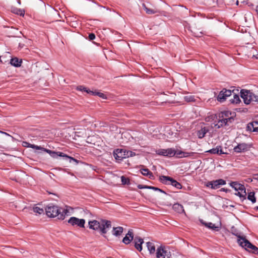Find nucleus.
<instances>
[{"mask_svg": "<svg viewBox=\"0 0 258 258\" xmlns=\"http://www.w3.org/2000/svg\"><path fill=\"white\" fill-rule=\"evenodd\" d=\"M193 153H188V152H184L182 151H176V154L177 157L178 158H182V157H187L189 156L191 154H192Z\"/></svg>", "mask_w": 258, "mask_h": 258, "instance_id": "27", "label": "nucleus"}, {"mask_svg": "<svg viewBox=\"0 0 258 258\" xmlns=\"http://www.w3.org/2000/svg\"><path fill=\"white\" fill-rule=\"evenodd\" d=\"M135 153L131 151H126L122 149H117L113 152L114 158L118 161H121L124 158L133 157Z\"/></svg>", "mask_w": 258, "mask_h": 258, "instance_id": "5", "label": "nucleus"}, {"mask_svg": "<svg viewBox=\"0 0 258 258\" xmlns=\"http://www.w3.org/2000/svg\"><path fill=\"white\" fill-rule=\"evenodd\" d=\"M28 147H30V148H31L34 149H36V150H41L42 151L43 149V147H41L40 146H37L35 145H33V144H29V146H28Z\"/></svg>", "mask_w": 258, "mask_h": 258, "instance_id": "37", "label": "nucleus"}, {"mask_svg": "<svg viewBox=\"0 0 258 258\" xmlns=\"http://www.w3.org/2000/svg\"><path fill=\"white\" fill-rule=\"evenodd\" d=\"M201 222L203 225H205L206 227L209 228V229L218 231V227L216 226L215 225L211 222L206 223L204 222L203 220H200Z\"/></svg>", "mask_w": 258, "mask_h": 258, "instance_id": "21", "label": "nucleus"}, {"mask_svg": "<svg viewBox=\"0 0 258 258\" xmlns=\"http://www.w3.org/2000/svg\"><path fill=\"white\" fill-rule=\"evenodd\" d=\"M89 228L94 230H100L102 234L107 233V229L111 227V223L110 221L101 220V222L97 220H93L89 222Z\"/></svg>", "mask_w": 258, "mask_h": 258, "instance_id": "3", "label": "nucleus"}, {"mask_svg": "<svg viewBox=\"0 0 258 258\" xmlns=\"http://www.w3.org/2000/svg\"><path fill=\"white\" fill-rule=\"evenodd\" d=\"M236 191L237 192H236L235 195L238 196L241 201H243L246 200L247 193L245 186L242 188V189H240Z\"/></svg>", "mask_w": 258, "mask_h": 258, "instance_id": "17", "label": "nucleus"}, {"mask_svg": "<svg viewBox=\"0 0 258 258\" xmlns=\"http://www.w3.org/2000/svg\"><path fill=\"white\" fill-rule=\"evenodd\" d=\"M255 209L258 211V206L255 207Z\"/></svg>", "mask_w": 258, "mask_h": 258, "instance_id": "52", "label": "nucleus"}, {"mask_svg": "<svg viewBox=\"0 0 258 258\" xmlns=\"http://www.w3.org/2000/svg\"><path fill=\"white\" fill-rule=\"evenodd\" d=\"M142 7L146 13L149 15L154 14L158 12L156 9L148 8L144 3L142 4Z\"/></svg>", "mask_w": 258, "mask_h": 258, "instance_id": "24", "label": "nucleus"}, {"mask_svg": "<svg viewBox=\"0 0 258 258\" xmlns=\"http://www.w3.org/2000/svg\"><path fill=\"white\" fill-rule=\"evenodd\" d=\"M22 63V60L17 57L12 58L10 60V64L15 67H20Z\"/></svg>", "mask_w": 258, "mask_h": 258, "instance_id": "19", "label": "nucleus"}, {"mask_svg": "<svg viewBox=\"0 0 258 258\" xmlns=\"http://www.w3.org/2000/svg\"><path fill=\"white\" fill-rule=\"evenodd\" d=\"M88 37L90 40H93L95 38V35L94 33H90Z\"/></svg>", "mask_w": 258, "mask_h": 258, "instance_id": "41", "label": "nucleus"}, {"mask_svg": "<svg viewBox=\"0 0 258 258\" xmlns=\"http://www.w3.org/2000/svg\"><path fill=\"white\" fill-rule=\"evenodd\" d=\"M222 190L223 191H227V190L225 189V188H222Z\"/></svg>", "mask_w": 258, "mask_h": 258, "instance_id": "51", "label": "nucleus"}, {"mask_svg": "<svg viewBox=\"0 0 258 258\" xmlns=\"http://www.w3.org/2000/svg\"><path fill=\"white\" fill-rule=\"evenodd\" d=\"M232 91L230 90L223 89L219 94L217 97V100L222 102L227 97H229L232 95Z\"/></svg>", "mask_w": 258, "mask_h": 258, "instance_id": "13", "label": "nucleus"}, {"mask_svg": "<svg viewBox=\"0 0 258 258\" xmlns=\"http://www.w3.org/2000/svg\"><path fill=\"white\" fill-rule=\"evenodd\" d=\"M20 3H20V1H19L18 2V4H20Z\"/></svg>", "mask_w": 258, "mask_h": 258, "instance_id": "54", "label": "nucleus"}, {"mask_svg": "<svg viewBox=\"0 0 258 258\" xmlns=\"http://www.w3.org/2000/svg\"><path fill=\"white\" fill-rule=\"evenodd\" d=\"M173 209L175 211L179 213H181L184 212L183 207L178 203L174 204L173 205Z\"/></svg>", "mask_w": 258, "mask_h": 258, "instance_id": "26", "label": "nucleus"}, {"mask_svg": "<svg viewBox=\"0 0 258 258\" xmlns=\"http://www.w3.org/2000/svg\"><path fill=\"white\" fill-rule=\"evenodd\" d=\"M171 177L167 176L162 175L160 177V181L166 184H170L171 181Z\"/></svg>", "mask_w": 258, "mask_h": 258, "instance_id": "25", "label": "nucleus"}, {"mask_svg": "<svg viewBox=\"0 0 258 258\" xmlns=\"http://www.w3.org/2000/svg\"><path fill=\"white\" fill-rule=\"evenodd\" d=\"M146 245L151 254L154 253L155 252V247L153 243L148 242L146 243Z\"/></svg>", "mask_w": 258, "mask_h": 258, "instance_id": "28", "label": "nucleus"}, {"mask_svg": "<svg viewBox=\"0 0 258 258\" xmlns=\"http://www.w3.org/2000/svg\"><path fill=\"white\" fill-rule=\"evenodd\" d=\"M184 98L187 102H195L197 100L195 96L191 95L185 96Z\"/></svg>", "mask_w": 258, "mask_h": 258, "instance_id": "33", "label": "nucleus"}, {"mask_svg": "<svg viewBox=\"0 0 258 258\" xmlns=\"http://www.w3.org/2000/svg\"><path fill=\"white\" fill-rule=\"evenodd\" d=\"M253 57H255V58H256V59H258V54H257L256 55H253Z\"/></svg>", "mask_w": 258, "mask_h": 258, "instance_id": "50", "label": "nucleus"}, {"mask_svg": "<svg viewBox=\"0 0 258 258\" xmlns=\"http://www.w3.org/2000/svg\"><path fill=\"white\" fill-rule=\"evenodd\" d=\"M247 128L252 132H258V121H253L248 124Z\"/></svg>", "mask_w": 258, "mask_h": 258, "instance_id": "20", "label": "nucleus"}, {"mask_svg": "<svg viewBox=\"0 0 258 258\" xmlns=\"http://www.w3.org/2000/svg\"><path fill=\"white\" fill-rule=\"evenodd\" d=\"M249 148L248 145L246 143H240L234 148L236 153H241L247 151Z\"/></svg>", "mask_w": 258, "mask_h": 258, "instance_id": "14", "label": "nucleus"}, {"mask_svg": "<svg viewBox=\"0 0 258 258\" xmlns=\"http://www.w3.org/2000/svg\"><path fill=\"white\" fill-rule=\"evenodd\" d=\"M68 223L72 226L84 228L85 227V220L84 219H79L75 217H72L69 219Z\"/></svg>", "mask_w": 258, "mask_h": 258, "instance_id": "8", "label": "nucleus"}, {"mask_svg": "<svg viewBox=\"0 0 258 258\" xmlns=\"http://www.w3.org/2000/svg\"><path fill=\"white\" fill-rule=\"evenodd\" d=\"M241 97L246 104H249L253 101L255 93L250 90H242L240 92Z\"/></svg>", "mask_w": 258, "mask_h": 258, "instance_id": "6", "label": "nucleus"}, {"mask_svg": "<svg viewBox=\"0 0 258 258\" xmlns=\"http://www.w3.org/2000/svg\"><path fill=\"white\" fill-rule=\"evenodd\" d=\"M209 132V127L205 126L204 123L200 124L199 127L196 131V134L200 139H203L205 135Z\"/></svg>", "mask_w": 258, "mask_h": 258, "instance_id": "10", "label": "nucleus"}, {"mask_svg": "<svg viewBox=\"0 0 258 258\" xmlns=\"http://www.w3.org/2000/svg\"><path fill=\"white\" fill-rule=\"evenodd\" d=\"M231 103L237 104L240 102V98L238 95L234 94L233 98L230 100Z\"/></svg>", "mask_w": 258, "mask_h": 258, "instance_id": "35", "label": "nucleus"}, {"mask_svg": "<svg viewBox=\"0 0 258 258\" xmlns=\"http://www.w3.org/2000/svg\"><path fill=\"white\" fill-rule=\"evenodd\" d=\"M141 173L145 176L152 175V172L147 168L142 169L140 170Z\"/></svg>", "mask_w": 258, "mask_h": 258, "instance_id": "34", "label": "nucleus"}, {"mask_svg": "<svg viewBox=\"0 0 258 258\" xmlns=\"http://www.w3.org/2000/svg\"><path fill=\"white\" fill-rule=\"evenodd\" d=\"M238 237L237 242L245 250L251 252L253 253H258V248L251 243L245 237L237 235Z\"/></svg>", "mask_w": 258, "mask_h": 258, "instance_id": "4", "label": "nucleus"}, {"mask_svg": "<svg viewBox=\"0 0 258 258\" xmlns=\"http://www.w3.org/2000/svg\"><path fill=\"white\" fill-rule=\"evenodd\" d=\"M230 186L233 187L236 191L240 189H242V188L244 187V185L239 183L236 181L231 182L230 183Z\"/></svg>", "mask_w": 258, "mask_h": 258, "instance_id": "23", "label": "nucleus"}, {"mask_svg": "<svg viewBox=\"0 0 258 258\" xmlns=\"http://www.w3.org/2000/svg\"><path fill=\"white\" fill-rule=\"evenodd\" d=\"M170 184L175 187L177 189H181L182 188V185H181V184L176 180L173 179L172 178H171V181Z\"/></svg>", "mask_w": 258, "mask_h": 258, "instance_id": "32", "label": "nucleus"}, {"mask_svg": "<svg viewBox=\"0 0 258 258\" xmlns=\"http://www.w3.org/2000/svg\"><path fill=\"white\" fill-rule=\"evenodd\" d=\"M135 246L136 248L139 251H141L142 250V244L144 243V240L142 238L139 237H136L134 239Z\"/></svg>", "mask_w": 258, "mask_h": 258, "instance_id": "16", "label": "nucleus"}, {"mask_svg": "<svg viewBox=\"0 0 258 258\" xmlns=\"http://www.w3.org/2000/svg\"><path fill=\"white\" fill-rule=\"evenodd\" d=\"M33 211L36 214H38L39 215H41L44 213V210L42 208L39 207L38 206H35L33 208Z\"/></svg>", "mask_w": 258, "mask_h": 258, "instance_id": "31", "label": "nucleus"}, {"mask_svg": "<svg viewBox=\"0 0 258 258\" xmlns=\"http://www.w3.org/2000/svg\"><path fill=\"white\" fill-rule=\"evenodd\" d=\"M51 157L53 158H57L58 157H61L64 158L65 160H69V162L70 163L72 161L75 162L77 164L79 163L78 160H77V159L60 152H55L53 151V154H51Z\"/></svg>", "mask_w": 258, "mask_h": 258, "instance_id": "11", "label": "nucleus"}, {"mask_svg": "<svg viewBox=\"0 0 258 258\" xmlns=\"http://www.w3.org/2000/svg\"><path fill=\"white\" fill-rule=\"evenodd\" d=\"M94 95H97L102 98H106V96L102 93L95 91Z\"/></svg>", "mask_w": 258, "mask_h": 258, "instance_id": "38", "label": "nucleus"}, {"mask_svg": "<svg viewBox=\"0 0 258 258\" xmlns=\"http://www.w3.org/2000/svg\"><path fill=\"white\" fill-rule=\"evenodd\" d=\"M77 90L78 91L85 92V91H87V88L83 86H79L77 87Z\"/></svg>", "mask_w": 258, "mask_h": 258, "instance_id": "39", "label": "nucleus"}, {"mask_svg": "<svg viewBox=\"0 0 258 258\" xmlns=\"http://www.w3.org/2000/svg\"><path fill=\"white\" fill-rule=\"evenodd\" d=\"M253 101L254 102H256L258 103V92L257 93H255L254 97L253 98Z\"/></svg>", "mask_w": 258, "mask_h": 258, "instance_id": "43", "label": "nucleus"}, {"mask_svg": "<svg viewBox=\"0 0 258 258\" xmlns=\"http://www.w3.org/2000/svg\"><path fill=\"white\" fill-rule=\"evenodd\" d=\"M239 1H240L241 3L244 2V0L243 1H242V0H237V2H236L237 5H238V4Z\"/></svg>", "mask_w": 258, "mask_h": 258, "instance_id": "48", "label": "nucleus"}, {"mask_svg": "<svg viewBox=\"0 0 258 258\" xmlns=\"http://www.w3.org/2000/svg\"><path fill=\"white\" fill-rule=\"evenodd\" d=\"M42 151H43L44 152H46V153H48L50 156H51V154H53V151H51L50 150L47 149H45V148H43Z\"/></svg>", "mask_w": 258, "mask_h": 258, "instance_id": "42", "label": "nucleus"}, {"mask_svg": "<svg viewBox=\"0 0 258 258\" xmlns=\"http://www.w3.org/2000/svg\"><path fill=\"white\" fill-rule=\"evenodd\" d=\"M247 199L250 201L252 203H255L256 202V198L255 197V192L253 191H251L248 192L247 195Z\"/></svg>", "mask_w": 258, "mask_h": 258, "instance_id": "30", "label": "nucleus"}, {"mask_svg": "<svg viewBox=\"0 0 258 258\" xmlns=\"http://www.w3.org/2000/svg\"><path fill=\"white\" fill-rule=\"evenodd\" d=\"M121 182L123 184H128L130 183V180L128 178H126L124 176L121 177Z\"/></svg>", "mask_w": 258, "mask_h": 258, "instance_id": "36", "label": "nucleus"}, {"mask_svg": "<svg viewBox=\"0 0 258 258\" xmlns=\"http://www.w3.org/2000/svg\"><path fill=\"white\" fill-rule=\"evenodd\" d=\"M205 120L206 121H210V116H209L208 117H206V119H205Z\"/></svg>", "mask_w": 258, "mask_h": 258, "instance_id": "47", "label": "nucleus"}, {"mask_svg": "<svg viewBox=\"0 0 258 258\" xmlns=\"http://www.w3.org/2000/svg\"><path fill=\"white\" fill-rule=\"evenodd\" d=\"M207 152L213 154H217L218 155L226 154V153L222 150V147L220 146H218L216 148L210 149L207 151Z\"/></svg>", "mask_w": 258, "mask_h": 258, "instance_id": "18", "label": "nucleus"}, {"mask_svg": "<svg viewBox=\"0 0 258 258\" xmlns=\"http://www.w3.org/2000/svg\"><path fill=\"white\" fill-rule=\"evenodd\" d=\"M134 239V234L132 230H128L125 236L123 238L122 242L125 244H129Z\"/></svg>", "mask_w": 258, "mask_h": 258, "instance_id": "15", "label": "nucleus"}, {"mask_svg": "<svg viewBox=\"0 0 258 258\" xmlns=\"http://www.w3.org/2000/svg\"><path fill=\"white\" fill-rule=\"evenodd\" d=\"M46 214L49 217H57L58 219L63 220L68 212L67 209L59 208L53 204H49L45 208Z\"/></svg>", "mask_w": 258, "mask_h": 258, "instance_id": "1", "label": "nucleus"}, {"mask_svg": "<svg viewBox=\"0 0 258 258\" xmlns=\"http://www.w3.org/2000/svg\"><path fill=\"white\" fill-rule=\"evenodd\" d=\"M24 144H25L24 145V146H27V147H28V146H29V143H27V142H24L23 143Z\"/></svg>", "mask_w": 258, "mask_h": 258, "instance_id": "46", "label": "nucleus"}, {"mask_svg": "<svg viewBox=\"0 0 258 258\" xmlns=\"http://www.w3.org/2000/svg\"><path fill=\"white\" fill-rule=\"evenodd\" d=\"M225 180L222 179H219L208 182L206 184V186L207 187H210L212 189H217L220 185H225Z\"/></svg>", "mask_w": 258, "mask_h": 258, "instance_id": "12", "label": "nucleus"}, {"mask_svg": "<svg viewBox=\"0 0 258 258\" xmlns=\"http://www.w3.org/2000/svg\"><path fill=\"white\" fill-rule=\"evenodd\" d=\"M217 119V122L214 123V126L217 128L229 126L234 120V117L231 116V112L229 111H224L220 112Z\"/></svg>", "mask_w": 258, "mask_h": 258, "instance_id": "2", "label": "nucleus"}, {"mask_svg": "<svg viewBox=\"0 0 258 258\" xmlns=\"http://www.w3.org/2000/svg\"><path fill=\"white\" fill-rule=\"evenodd\" d=\"M156 153L159 155L172 157L175 155L176 151L172 148H168L167 149H160L156 150Z\"/></svg>", "mask_w": 258, "mask_h": 258, "instance_id": "9", "label": "nucleus"}, {"mask_svg": "<svg viewBox=\"0 0 258 258\" xmlns=\"http://www.w3.org/2000/svg\"><path fill=\"white\" fill-rule=\"evenodd\" d=\"M126 134V133H122V136H123V135L125 136Z\"/></svg>", "mask_w": 258, "mask_h": 258, "instance_id": "53", "label": "nucleus"}, {"mask_svg": "<svg viewBox=\"0 0 258 258\" xmlns=\"http://www.w3.org/2000/svg\"><path fill=\"white\" fill-rule=\"evenodd\" d=\"M148 189H152L155 190H159L160 192H164L162 189H161L158 187H154V186H148Z\"/></svg>", "mask_w": 258, "mask_h": 258, "instance_id": "40", "label": "nucleus"}, {"mask_svg": "<svg viewBox=\"0 0 258 258\" xmlns=\"http://www.w3.org/2000/svg\"><path fill=\"white\" fill-rule=\"evenodd\" d=\"M11 11L15 14L19 15L20 16H24L25 12L23 10L17 8L15 7H12L11 8Z\"/></svg>", "mask_w": 258, "mask_h": 258, "instance_id": "22", "label": "nucleus"}, {"mask_svg": "<svg viewBox=\"0 0 258 258\" xmlns=\"http://www.w3.org/2000/svg\"><path fill=\"white\" fill-rule=\"evenodd\" d=\"M123 232V228L122 227H117L113 228V234L116 236H119Z\"/></svg>", "mask_w": 258, "mask_h": 258, "instance_id": "29", "label": "nucleus"}, {"mask_svg": "<svg viewBox=\"0 0 258 258\" xmlns=\"http://www.w3.org/2000/svg\"><path fill=\"white\" fill-rule=\"evenodd\" d=\"M138 187L139 189L148 188V186H147V185H142V184H139L138 185Z\"/></svg>", "mask_w": 258, "mask_h": 258, "instance_id": "44", "label": "nucleus"}, {"mask_svg": "<svg viewBox=\"0 0 258 258\" xmlns=\"http://www.w3.org/2000/svg\"><path fill=\"white\" fill-rule=\"evenodd\" d=\"M255 10H256V13H257V14L258 15V5L256 7Z\"/></svg>", "mask_w": 258, "mask_h": 258, "instance_id": "49", "label": "nucleus"}, {"mask_svg": "<svg viewBox=\"0 0 258 258\" xmlns=\"http://www.w3.org/2000/svg\"><path fill=\"white\" fill-rule=\"evenodd\" d=\"M85 92L87 93L88 94H91L92 95H94V91H91L88 89L87 88V91H85Z\"/></svg>", "mask_w": 258, "mask_h": 258, "instance_id": "45", "label": "nucleus"}, {"mask_svg": "<svg viewBox=\"0 0 258 258\" xmlns=\"http://www.w3.org/2000/svg\"><path fill=\"white\" fill-rule=\"evenodd\" d=\"M174 256H172L170 252L166 250L162 246H159L157 249L156 258H173Z\"/></svg>", "mask_w": 258, "mask_h": 258, "instance_id": "7", "label": "nucleus"}]
</instances>
